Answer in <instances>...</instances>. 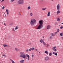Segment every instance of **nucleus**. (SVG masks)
<instances>
[{"instance_id":"obj_7","label":"nucleus","mask_w":63,"mask_h":63,"mask_svg":"<svg viewBox=\"0 0 63 63\" xmlns=\"http://www.w3.org/2000/svg\"><path fill=\"white\" fill-rule=\"evenodd\" d=\"M49 57L48 56H47L45 57V59L46 60H48L49 59Z\"/></svg>"},{"instance_id":"obj_13","label":"nucleus","mask_w":63,"mask_h":63,"mask_svg":"<svg viewBox=\"0 0 63 63\" xmlns=\"http://www.w3.org/2000/svg\"><path fill=\"white\" fill-rule=\"evenodd\" d=\"M24 60H22L20 61V62L21 63H23L24 62Z\"/></svg>"},{"instance_id":"obj_54","label":"nucleus","mask_w":63,"mask_h":63,"mask_svg":"<svg viewBox=\"0 0 63 63\" xmlns=\"http://www.w3.org/2000/svg\"><path fill=\"white\" fill-rule=\"evenodd\" d=\"M0 63H1V62H0Z\"/></svg>"},{"instance_id":"obj_36","label":"nucleus","mask_w":63,"mask_h":63,"mask_svg":"<svg viewBox=\"0 0 63 63\" xmlns=\"http://www.w3.org/2000/svg\"><path fill=\"white\" fill-rule=\"evenodd\" d=\"M34 57V55H32V57Z\"/></svg>"},{"instance_id":"obj_16","label":"nucleus","mask_w":63,"mask_h":63,"mask_svg":"<svg viewBox=\"0 0 63 63\" xmlns=\"http://www.w3.org/2000/svg\"><path fill=\"white\" fill-rule=\"evenodd\" d=\"M30 16H33V14L31 12L30 14Z\"/></svg>"},{"instance_id":"obj_28","label":"nucleus","mask_w":63,"mask_h":63,"mask_svg":"<svg viewBox=\"0 0 63 63\" xmlns=\"http://www.w3.org/2000/svg\"><path fill=\"white\" fill-rule=\"evenodd\" d=\"M31 49H32V50H35V48H31Z\"/></svg>"},{"instance_id":"obj_35","label":"nucleus","mask_w":63,"mask_h":63,"mask_svg":"<svg viewBox=\"0 0 63 63\" xmlns=\"http://www.w3.org/2000/svg\"><path fill=\"white\" fill-rule=\"evenodd\" d=\"M57 32H59V29H58Z\"/></svg>"},{"instance_id":"obj_4","label":"nucleus","mask_w":63,"mask_h":63,"mask_svg":"<svg viewBox=\"0 0 63 63\" xmlns=\"http://www.w3.org/2000/svg\"><path fill=\"white\" fill-rule=\"evenodd\" d=\"M20 53L21 55H20V56L21 57H22V58H24L25 59V55L24 52H21Z\"/></svg>"},{"instance_id":"obj_39","label":"nucleus","mask_w":63,"mask_h":63,"mask_svg":"<svg viewBox=\"0 0 63 63\" xmlns=\"http://www.w3.org/2000/svg\"><path fill=\"white\" fill-rule=\"evenodd\" d=\"M5 6L3 7L2 8V9H5Z\"/></svg>"},{"instance_id":"obj_8","label":"nucleus","mask_w":63,"mask_h":63,"mask_svg":"<svg viewBox=\"0 0 63 63\" xmlns=\"http://www.w3.org/2000/svg\"><path fill=\"white\" fill-rule=\"evenodd\" d=\"M50 16V11H49L48 12L47 15V16Z\"/></svg>"},{"instance_id":"obj_48","label":"nucleus","mask_w":63,"mask_h":63,"mask_svg":"<svg viewBox=\"0 0 63 63\" xmlns=\"http://www.w3.org/2000/svg\"><path fill=\"white\" fill-rule=\"evenodd\" d=\"M62 24H63V23H61Z\"/></svg>"},{"instance_id":"obj_5","label":"nucleus","mask_w":63,"mask_h":63,"mask_svg":"<svg viewBox=\"0 0 63 63\" xmlns=\"http://www.w3.org/2000/svg\"><path fill=\"white\" fill-rule=\"evenodd\" d=\"M24 1L23 0H19L18 3L20 4H21L23 3Z\"/></svg>"},{"instance_id":"obj_29","label":"nucleus","mask_w":63,"mask_h":63,"mask_svg":"<svg viewBox=\"0 0 63 63\" xmlns=\"http://www.w3.org/2000/svg\"><path fill=\"white\" fill-rule=\"evenodd\" d=\"M51 36H53H53H54V34L53 33H52L51 34Z\"/></svg>"},{"instance_id":"obj_18","label":"nucleus","mask_w":63,"mask_h":63,"mask_svg":"<svg viewBox=\"0 0 63 63\" xmlns=\"http://www.w3.org/2000/svg\"><path fill=\"white\" fill-rule=\"evenodd\" d=\"M13 24H14V23H12L10 24L9 25L10 26H12V25H13Z\"/></svg>"},{"instance_id":"obj_1","label":"nucleus","mask_w":63,"mask_h":63,"mask_svg":"<svg viewBox=\"0 0 63 63\" xmlns=\"http://www.w3.org/2000/svg\"><path fill=\"white\" fill-rule=\"evenodd\" d=\"M39 23L40 24L39 26L36 28V29H41V28H42L43 27V23H44V21L42 20L39 21Z\"/></svg>"},{"instance_id":"obj_55","label":"nucleus","mask_w":63,"mask_h":63,"mask_svg":"<svg viewBox=\"0 0 63 63\" xmlns=\"http://www.w3.org/2000/svg\"><path fill=\"white\" fill-rule=\"evenodd\" d=\"M0 1H1V0H0Z\"/></svg>"},{"instance_id":"obj_52","label":"nucleus","mask_w":63,"mask_h":63,"mask_svg":"<svg viewBox=\"0 0 63 63\" xmlns=\"http://www.w3.org/2000/svg\"><path fill=\"white\" fill-rule=\"evenodd\" d=\"M61 39H63V37H62Z\"/></svg>"},{"instance_id":"obj_56","label":"nucleus","mask_w":63,"mask_h":63,"mask_svg":"<svg viewBox=\"0 0 63 63\" xmlns=\"http://www.w3.org/2000/svg\"><path fill=\"white\" fill-rule=\"evenodd\" d=\"M39 53H40V52H39Z\"/></svg>"},{"instance_id":"obj_11","label":"nucleus","mask_w":63,"mask_h":63,"mask_svg":"<svg viewBox=\"0 0 63 63\" xmlns=\"http://www.w3.org/2000/svg\"><path fill=\"white\" fill-rule=\"evenodd\" d=\"M52 54H54L55 55H56V56H57V53H55L54 52H53L52 53Z\"/></svg>"},{"instance_id":"obj_34","label":"nucleus","mask_w":63,"mask_h":63,"mask_svg":"<svg viewBox=\"0 0 63 63\" xmlns=\"http://www.w3.org/2000/svg\"><path fill=\"white\" fill-rule=\"evenodd\" d=\"M14 1H15V0H11V2H13Z\"/></svg>"},{"instance_id":"obj_31","label":"nucleus","mask_w":63,"mask_h":63,"mask_svg":"<svg viewBox=\"0 0 63 63\" xmlns=\"http://www.w3.org/2000/svg\"><path fill=\"white\" fill-rule=\"evenodd\" d=\"M63 28V27L62 26H61L60 27V29H62Z\"/></svg>"},{"instance_id":"obj_30","label":"nucleus","mask_w":63,"mask_h":63,"mask_svg":"<svg viewBox=\"0 0 63 63\" xmlns=\"http://www.w3.org/2000/svg\"><path fill=\"white\" fill-rule=\"evenodd\" d=\"M15 49L16 51H17V50H18V49L16 48H15Z\"/></svg>"},{"instance_id":"obj_6","label":"nucleus","mask_w":63,"mask_h":63,"mask_svg":"<svg viewBox=\"0 0 63 63\" xmlns=\"http://www.w3.org/2000/svg\"><path fill=\"white\" fill-rule=\"evenodd\" d=\"M56 48V47L55 46L54 47L52 48V50H53L55 51H57V50L55 49Z\"/></svg>"},{"instance_id":"obj_38","label":"nucleus","mask_w":63,"mask_h":63,"mask_svg":"<svg viewBox=\"0 0 63 63\" xmlns=\"http://www.w3.org/2000/svg\"><path fill=\"white\" fill-rule=\"evenodd\" d=\"M31 50H32L31 49V48H30L29 49V51H31Z\"/></svg>"},{"instance_id":"obj_27","label":"nucleus","mask_w":63,"mask_h":63,"mask_svg":"<svg viewBox=\"0 0 63 63\" xmlns=\"http://www.w3.org/2000/svg\"><path fill=\"white\" fill-rule=\"evenodd\" d=\"M49 56H51L52 55V53L50 52L49 54Z\"/></svg>"},{"instance_id":"obj_43","label":"nucleus","mask_w":63,"mask_h":63,"mask_svg":"<svg viewBox=\"0 0 63 63\" xmlns=\"http://www.w3.org/2000/svg\"><path fill=\"white\" fill-rule=\"evenodd\" d=\"M35 51H38V49H35Z\"/></svg>"},{"instance_id":"obj_53","label":"nucleus","mask_w":63,"mask_h":63,"mask_svg":"<svg viewBox=\"0 0 63 63\" xmlns=\"http://www.w3.org/2000/svg\"><path fill=\"white\" fill-rule=\"evenodd\" d=\"M53 1V0H52V1Z\"/></svg>"},{"instance_id":"obj_51","label":"nucleus","mask_w":63,"mask_h":63,"mask_svg":"<svg viewBox=\"0 0 63 63\" xmlns=\"http://www.w3.org/2000/svg\"><path fill=\"white\" fill-rule=\"evenodd\" d=\"M4 25H6V24L5 23H4Z\"/></svg>"},{"instance_id":"obj_2","label":"nucleus","mask_w":63,"mask_h":63,"mask_svg":"<svg viewBox=\"0 0 63 63\" xmlns=\"http://www.w3.org/2000/svg\"><path fill=\"white\" fill-rule=\"evenodd\" d=\"M36 23V20L35 19H32L31 20L30 23L32 26H33L34 24Z\"/></svg>"},{"instance_id":"obj_15","label":"nucleus","mask_w":63,"mask_h":63,"mask_svg":"<svg viewBox=\"0 0 63 63\" xmlns=\"http://www.w3.org/2000/svg\"><path fill=\"white\" fill-rule=\"evenodd\" d=\"M31 7L29 6H28L27 8V9H28V10H30V9H31Z\"/></svg>"},{"instance_id":"obj_46","label":"nucleus","mask_w":63,"mask_h":63,"mask_svg":"<svg viewBox=\"0 0 63 63\" xmlns=\"http://www.w3.org/2000/svg\"><path fill=\"white\" fill-rule=\"evenodd\" d=\"M8 47H10V46L9 45L8 46Z\"/></svg>"},{"instance_id":"obj_24","label":"nucleus","mask_w":63,"mask_h":63,"mask_svg":"<svg viewBox=\"0 0 63 63\" xmlns=\"http://www.w3.org/2000/svg\"><path fill=\"white\" fill-rule=\"evenodd\" d=\"M3 56H4L5 57H6V55H5V54H3L2 55Z\"/></svg>"},{"instance_id":"obj_17","label":"nucleus","mask_w":63,"mask_h":63,"mask_svg":"<svg viewBox=\"0 0 63 63\" xmlns=\"http://www.w3.org/2000/svg\"><path fill=\"white\" fill-rule=\"evenodd\" d=\"M60 35L61 36H63V33H60Z\"/></svg>"},{"instance_id":"obj_3","label":"nucleus","mask_w":63,"mask_h":63,"mask_svg":"<svg viewBox=\"0 0 63 63\" xmlns=\"http://www.w3.org/2000/svg\"><path fill=\"white\" fill-rule=\"evenodd\" d=\"M61 8L60 6V4H58L57 5V10H58V11L57 12V15L58 14H59V13H61V12L59 11L60 10V8Z\"/></svg>"},{"instance_id":"obj_37","label":"nucleus","mask_w":63,"mask_h":63,"mask_svg":"<svg viewBox=\"0 0 63 63\" xmlns=\"http://www.w3.org/2000/svg\"><path fill=\"white\" fill-rule=\"evenodd\" d=\"M29 51V50L28 49L26 50V52H28V51Z\"/></svg>"},{"instance_id":"obj_45","label":"nucleus","mask_w":63,"mask_h":63,"mask_svg":"<svg viewBox=\"0 0 63 63\" xmlns=\"http://www.w3.org/2000/svg\"><path fill=\"white\" fill-rule=\"evenodd\" d=\"M54 25H56V23H55L54 24Z\"/></svg>"},{"instance_id":"obj_44","label":"nucleus","mask_w":63,"mask_h":63,"mask_svg":"<svg viewBox=\"0 0 63 63\" xmlns=\"http://www.w3.org/2000/svg\"><path fill=\"white\" fill-rule=\"evenodd\" d=\"M49 46V44H48L47 45V47H48Z\"/></svg>"},{"instance_id":"obj_40","label":"nucleus","mask_w":63,"mask_h":63,"mask_svg":"<svg viewBox=\"0 0 63 63\" xmlns=\"http://www.w3.org/2000/svg\"><path fill=\"white\" fill-rule=\"evenodd\" d=\"M50 39H52V37L51 36H50Z\"/></svg>"},{"instance_id":"obj_41","label":"nucleus","mask_w":63,"mask_h":63,"mask_svg":"<svg viewBox=\"0 0 63 63\" xmlns=\"http://www.w3.org/2000/svg\"><path fill=\"white\" fill-rule=\"evenodd\" d=\"M19 14L20 15V16H21V14L19 12Z\"/></svg>"},{"instance_id":"obj_19","label":"nucleus","mask_w":63,"mask_h":63,"mask_svg":"<svg viewBox=\"0 0 63 63\" xmlns=\"http://www.w3.org/2000/svg\"><path fill=\"white\" fill-rule=\"evenodd\" d=\"M26 57H30V56H29V55H27V54H26Z\"/></svg>"},{"instance_id":"obj_9","label":"nucleus","mask_w":63,"mask_h":63,"mask_svg":"<svg viewBox=\"0 0 63 63\" xmlns=\"http://www.w3.org/2000/svg\"><path fill=\"white\" fill-rule=\"evenodd\" d=\"M51 26H50L49 25H48V26H47V29H50V28H51Z\"/></svg>"},{"instance_id":"obj_25","label":"nucleus","mask_w":63,"mask_h":63,"mask_svg":"<svg viewBox=\"0 0 63 63\" xmlns=\"http://www.w3.org/2000/svg\"><path fill=\"white\" fill-rule=\"evenodd\" d=\"M57 20L58 21H59L60 20V19L58 18L57 19Z\"/></svg>"},{"instance_id":"obj_42","label":"nucleus","mask_w":63,"mask_h":63,"mask_svg":"<svg viewBox=\"0 0 63 63\" xmlns=\"http://www.w3.org/2000/svg\"><path fill=\"white\" fill-rule=\"evenodd\" d=\"M57 32H55V34H57Z\"/></svg>"},{"instance_id":"obj_49","label":"nucleus","mask_w":63,"mask_h":63,"mask_svg":"<svg viewBox=\"0 0 63 63\" xmlns=\"http://www.w3.org/2000/svg\"><path fill=\"white\" fill-rule=\"evenodd\" d=\"M10 60H11V61H12V59H10Z\"/></svg>"},{"instance_id":"obj_33","label":"nucleus","mask_w":63,"mask_h":63,"mask_svg":"<svg viewBox=\"0 0 63 63\" xmlns=\"http://www.w3.org/2000/svg\"><path fill=\"white\" fill-rule=\"evenodd\" d=\"M12 31H15V29L14 28H13Z\"/></svg>"},{"instance_id":"obj_21","label":"nucleus","mask_w":63,"mask_h":63,"mask_svg":"<svg viewBox=\"0 0 63 63\" xmlns=\"http://www.w3.org/2000/svg\"><path fill=\"white\" fill-rule=\"evenodd\" d=\"M7 46L8 45H7L6 44H3V47H7Z\"/></svg>"},{"instance_id":"obj_50","label":"nucleus","mask_w":63,"mask_h":63,"mask_svg":"<svg viewBox=\"0 0 63 63\" xmlns=\"http://www.w3.org/2000/svg\"><path fill=\"white\" fill-rule=\"evenodd\" d=\"M4 1V0H2V1Z\"/></svg>"},{"instance_id":"obj_22","label":"nucleus","mask_w":63,"mask_h":63,"mask_svg":"<svg viewBox=\"0 0 63 63\" xmlns=\"http://www.w3.org/2000/svg\"><path fill=\"white\" fill-rule=\"evenodd\" d=\"M6 12H7V15H8V9H6Z\"/></svg>"},{"instance_id":"obj_10","label":"nucleus","mask_w":63,"mask_h":63,"mask_svg":"<svg viewBox=\"0 0 63 63\" xmlns=\"http://www.w3.org/2000/svg\"><path fill=\"white\" fill-rule=\"evenodd\" d=\"M19 27H18V26H16V27L15 28V30H17L18 29Z\"/></svg>"},{"instance_id":"obj_32","label":"nucleus","mask_w":63,"mask_h":63,"mask_svg":"<svg viewBox=\"0 0 63 63\" xmlns=\"http://www.w3.org/2000/svg\"><path fill=\"white\" fill-rule=\"evenodd\" d=\"M12 62L13 63H15V62L13 60H12Z\"/></svg>"},{"instance_id":"obj_47","label":"nucleus","mask_w":63,"mask_h":63,"mask_svg":"<svg viewBox=\"0 0 63 63\" xmlns=\"http://www.w3.org/2000/svg\"><path fill=\"white\" fill-rule=\"evenodd\" d=\"M30 44H31V43H29V45H30Z\"/></svg>"},{"instance_id":"obj_23","label":"nucleus","mask_w":63,"mask_h":63,"mask_svg":"<svg viewBox=\"0 0 63 63\" xmlns=\"http://www.w3.org/2000/svg\"><path fill=\"white\" fill-rule=\"evenodd\" d=\"M43 43V45H45V46H46L47 45V44L45 43L44 42Z\"/></svg>"},{"instance_id":"obj_26","label":"nucleus","mask_w":63,"mask_h":63,"mask_svg":"<svg viewBox=\"0 0 63 63\" xmlns=\"http://www.w3.org/2000/svg\"><path fill=\"white\" fill-rule=\"evenodd\" d=\"M46 8H42L41 9V10H46Z\"/></svg>"},{"instance_id":"obj_14","label":"nucleus","mask_w":63,"mask_h":63,"mask_svg":"<svg viewBox=\"0 0 63 63\" xmlns=\"http://www.w3.org/2000/svg\"><path fill=\"white\" fill-rule=\"evenodd\" d=\"M40 42L41 43H44V40H43L41 39L40 40Z\"/></svg>"},{"instance_id":"obj_20","label":"nucleus","mask_w":63,"mask_h":63,"mask_svg":"<svg viewBox=\"0 0 63 63\" xmlns=\"http://www.w3.org/2000/svg\"><path fill=\"white\" fill-rule=\"evenodd\" d=\"M26 58L28 59V60H30V57H26Z\"/></svg>"},{"instance_id":"obj_12","label":"nucleus","mask_w":63,"mask_h":63,"mask_svg":"<svg viewBox=\"0 0 63 63\" xmlns=\"http://www.w3.org/2000/svg\"><path fill=\"white\" fill-rule=\"evenodd\" d=\"M44 52H45V53H46V54H48V53H49L47 51H45Z\"/></svg>"}]
</instances>
